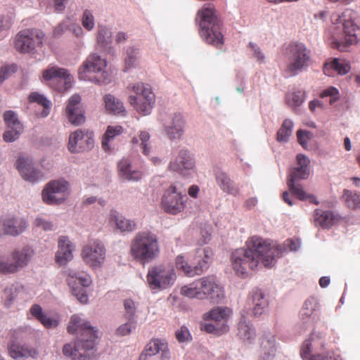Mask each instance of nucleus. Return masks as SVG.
Wrapping results in <instances>:
<instances>
[{
    "label": "nucleus",
    "mask_w": 360,
    "mask_h": 360,
    "mask_svg": "<svg viewBox=\"0 0 360 360\" xmlns=\"http://www.w3.org/2000/svg\"><path fill=\"white\" fill-rule=\"evenodd\" d=\"M321 98L330 97L329 103L333 105L339 98L338 90L333 86L324 89L320 94Z\"/></svg>",
    "instance_id": "864d4df0"
},
{
    "label": "nucleus",
    "mask_w": 360,
    "mask_h": 360,
    "mask_svg": "<svg viewBox=\"0 0 360 360\" xmlns=\"http://www.w3.org/2000/svg\"><path fill=\"white\" fill-rule=\"evenodd\" d=\"M123 129L121 126H108L106 131L105 132L102 139V148L105 150L110 149L109 142L115 136L121 134Z\"/></svg>",
    "instance_id": "37998d69"
},
{
    "label": "nucleus",
    "mask_w": 360,
    "mask_h": 360,
    "mask_svg": "<svg viewBox=\"0 0 360 360\" xmlns=\"http://www.w3.org/2000/svg\"><path fill=\"white\" fill-rule=\"evenodd\" d=\"M297 167L290 170L287 179V185L292 194L295 193L297 189L302 188L297 182L302 179H307L309 176V159L302 154H299L297 155Z\"/></svg>",
    "instance_id": "4468645a"
},
{
    "label": "nucleus",
    "mask_w": 360,
    "mask_h": 360,
    "mask_svg": "<svg viewBox=\"0 0 360 360\" xmlns=\"http://www.w3.org/2000/svg\"><path fill=\"white\" fill-rule=\"evenodd\" d=\"M288 51L290 62L286 72L290 76H294L308 66L310 61V51L303 44L294 43L289 45Z\"/></svg>",
    "instance_id": "1a4fd4ad"
},
{
    "label": "nucleus",
    "mask_w": 360,
    "mask_h": 360,
    "mask_svg": "<svg viewBox=\"0 0 360 360\" xmlns=\"http://www.w3.org/2000/svg\"><path fill=\"white\" fill-rule=\"evenodd\" d=\"M138 53V50L134 48L131 47L127 49V57L124 59L125 70H127L134 66Z\"/></svg>",
    "instance_id": "5fc2aeb1"
},
{
    "label": "nucleus",
    "mask_w": 360,
    "mask_h": 360,
    "mask_svg": "<svg viewBox=\"0 0 360 360\" xmlns=\"http://www.w3.org/2000/svg\"><path fill=\"white\" fill-rule=\"evenodd\" d=\"M318 307L317 300L314 297L307 299L302 309V316L304 317H309Z\"/></svg>",
    "instance_id": "8fccbe9b"
},
{
    "label": "nucleus",
    "mask_w": 360,
    "mask_h": 360,
    "mask_svg": "<svg viewBox=\"0 0 360 360\" xmlns=\"http://www.w3.org/2000/svg\"><path fill=\"white\" fill-rule=\"evenodd\" d=\"M323 346L324 341L323 338L319 335L312 333L310 339L304 342L300 354L304 360H328L331 358L328 352L311 354L312 349L318 347L322 348Z\"/></svg>",
    "instance_id": "dca6fc26"
},
{
    "label": "nucleus",
    "mask_w": 360,
    "mask_h": 360,
    "mask_svg": "<svg viewBox=\"0 0 360 360\" xmlns=\"http://www.w3.org/2000/svg\"><path fill=\"white\" fill-rule=\"evenodd\" d=\"M185 122L181 114H175L171 122L165 127V131L171 140L179 139L184 132Z\"/></svg>",
    "instance_id": "c85d7f7f"
},
{
    "label": "nucleus",
    "mask_w": 360,
    "mask_h": 360,
    "mask_svg": "<svg viewBox=\"0 0 360 360\" xmlns=\"http://www.w3.org/2000/svg\"><path fill=\"white\" fill-rule=\"evenodd\" d=\"M106 65L105 59L96 53L91 54L79 68V78L98 84H107L109 82V79L105 76L108 74L104 70Z\"/></svg>",
    "instance_id": "423d86ee"
},
{
    "label": "nucleus",
    "mask_w": 360,
    "mask_h": 360,
    "mask_svg": "<svg viewBox=\"0 0 360 360\" xmlns=\"http://www.w3.org/2000/svg\"><path fill=\"white\" fill-rule=\"evenodd\" d=\"M245 245V248L236 249L231 255L232 268L242 278L248 277L250 271L257 269L260 264L264 267H272L276 257L281 252L280 247L257 236L249 238Z\"/></svg>",
    "instance_id": "f257e3e1"
},
{
    "label": "nucleus",
    "mask_w": 360,
    "mask_h": 360,
    "mask_svg": "<svg viewBox=\"0 0 360 360\" xmlns=\"http://www.w3.org/2000/svg\"><path fill=\"white\" fill-rule=\"evenodd\" d=\"M17 295L18 290L16 287L12 285L11 287L6 288L4 292L5 306L9 307L15 298L17 297Z\"/></svg>",
    "instance_id": "3c124183"
},
{
    "label": "nucleus",
    "mask_w": 360,
    "mask_h": 360,
    "mask_svg": "<svg viewBox=\"0 0 360 360\" xmlns=\"http://www.w3.org/2000/svg\"><path fill=\"white\" fill-rule=\"evenodd\" d=\"M8 352L10 356L13 359L28 357L34 358L37 355V351L34 348L14 343L9 345Z\"/></svg>",
    "instance_id": "72a5a7b5"
},
{
    "label": "nucleus",
    "mask_w": 360,
    "mask_h": 360,
    "mask_svg": "<svg viewBox=\"0 0 360 360\" xmlns=\"http://www.w3.org/2000/svg\"><path fill=\"white\" fill-rule=\"evenodd\" d=\"M331 20L333 24H341L343 29V39L335 41L338 50L345 51L349 46L356 44L360 41L359 14L356 11L347 8L341 14H333Z\"/></svg>",
    "instance_id": "20e7f679"
},
{
    "label": "nucleus",
    "mask_w": 360,
    "mask_h": 360,
    "mask_svg": "<svg viewBox=\"0 0 360 360\" xmlns=\"http://www.w3.org/2000/svg\"><path fill=\"white\" fill-rule=\"evenodd\" d=\"M150 134L146 131H141L137 137H134L132 139L133 144L139 145L142 150V153L148 155L150 148Z\"/></svg>",
    "instance_id": "79ce46f5"
},
{
    "label": "nucleus",
    "mask_w": 360,
    "mask_h": 360,
    "mask_svg": "<svg viewBox=\"0 0 360 360\" xmlns=\"http://www.w3.org/2000/svg\"><path fill=\"white\" fill-rule=\"evenodd\" d=\"M180 292L182 295L189 298H197L199 300H201V295H203L200 292L199 279L189 285L181 287Z\"/></svg>",
    "instance_id": "c03bdc74"
},
{
    "label": "nucleus",
    "mask_w": 360,
    "mask_h": 360,
    "mask_svg": "<svg viewBox=\"0 0 360 360\" xmlns=\"http://www.w3.org/2000/svg\"><path fill=\"white\" fill-rule=\"evenodd\" d=\"M123 304L125 310V318L127 320L134 319V316L136 311L134 302L131 299H127L124 301Z\"/></svg>",
    "instance_id": "603ef678"
},
{
    "label": "nucleus",
    "mask_w": 360,
    "mask_h": 360,
    "mask_svg": "<svg viewBox=\"0 0 360 360\" xmlns=\"http://www.w3.org/2000/svg\"><path fill=\"white\" fill-rule=\"evenodd\" d=\"M108 221L110 223H114L117 229L122 232H130L136 229V223L134 221L126 219L115 210H111Z\"/></svg>",
    "instance_id": "7c9ffc66"
},
{
    "label": "nucleus",
    "mask_w": 360,
    "mask_h": 360,
    "mask_svg": "<svg viewBox=\"0 0 360 360\" xmlns=\"http://www.w3.org/2000/svg\"><path fill=\"white\" fill-rule=\"evenodd\" d=\"M351 69L348 62L334 58L330 62H326L323 65V72L329 77L333 76L335 72L339 75H346Z\"/></svg>",
    "instance_id": "cd10ccee"
},
{
    "label": "nucleus",
    "mask_w": 360,
    "mask_h": 360,
    "mask_svg": "<svg viewBox=\"0 0 360 360\" xmlns=\"http://www.w3.org/2000/svg\"><path fill=\"white\" fill-rule=\"evenodd\" d=\"M297 138L299 143L304 148H307L308 141L312 138V134L307 130L300 129L297 131Z\"/></svg>",
    "instance_id": "e2e57ef3"
},
{
    "label": "nucleus",
    "mask_w": 360,
    "mask_h": 360,
    "mask_svg": "<svg viewBox=\"0 0 360 360\" xmlns=\"http://www.w3.org/2000/svg\"><path fill=\"white\" fill-rule=\"evenodd\" d=\"M42 78L51 82L53 88L58 92L67 91L71 86L72 77L68 70L58 66L49 67L42 72Z\"/></svg>",
    "instance_id": "ddd939ff"
},
{
    "label": "nucleus",
    "mask_w": 360,
    "mask_h": 360,
    "mask_svg": "<svg viewBox=\"0 0 360 360\" xmlns=\"http://www.w3.org/2000/svg\"><path fill=\"white\" fill-rule=\"evenodd\" d=\"M217 183L224 192L236 195L239 190L225 173H219L216 176Z\"/></svg>",
    "instance_id": "4c0bfd02"
},
{
    "label": "nucleus",
    "mask_w": 360,
    "mask_h": 360,
    "mask_svg": "<svg viewBox=\"0 0 360 360\" xmlns=\"http://www.w3.org/2000/svg\"><path fill=\"white\" fill-rule=\"evenodd\" d=\"M174 269L168 265L155 264L148 268L146 282L152 290H162L170 288L176 281Z\"/></svg>",
    "instance_id": "6e6552de"
},
{
    "label": "nucleus",
    "mask_w": 360,
    "mask_h": 360,
    "mask_svg": "<svg viewBox=\"0 0 360 360\" xmlns=\"http://www.w3.org/2000/svg\"><path fill=\"white\" fill-rule=\"evenodd\" d=\"M138 53V50L134 48L131 47L127 49V57L124 59L125 70H127L134 66Z\"/></svg>",
    "instance_id": "6e6d98bb"
},
{
    "label": "nucleus",
    "mask_w": 360,
    "mask_h": 360,
    "mask_svg": "<svg viewBox=\"0 0 360 360\" xmlns=\"http://www.w3.org/2000/svg\"><path fill=\"white\" fill-rule=\"evenodd\" d=\"M4 117L8 129L4 132L3 139L6 142L13 141L22 133V126L15 113L11 110L6 111L4 113Z\"/></svg>",
    "instance_id": "412c9836"
},
{
    "label": "nucleus",
    "mask_w": 360,
    "mask_h": 360,
    "mask_svg": "<svg viewBox=\"0 0 360 360\" xmlns=\"http://www.w3.org/2000/svg\"><path fill=\"white\" fill-rule=\"evenodd\" d=\"M81 256L89 266L94 268L99 267L105 261V248L101 241L91 240L82 248Z\"/></svg>",
    "instance_id": "2eb2a0df"
},
{
    "label": "nucleus",
    "mask_w": 360,
    "mask_h": 360,
    "mask_svg": "<svg viewBox=\"0 0 360 360\" xmlns=\"http://www.w3.org/2000/svg\"><path fill=\"white\" fill-rule=\"evenodd\" d=\"M44 37V33L37 30H21L15 37L14 47L20 53H30L42 44Z\"/></svg>",
    "instance_id": "9d476101"
},
{
    "label": "nucleus",
    "mask_w": 360,
    "mask_h": 360,
    "mask_svg": "<svg viewBox=\"0 0 360 360\" xmlns=\"http://www.w3.org/2000/svg\"><path fill=\"white\" fill-rule=\"evenodd\" d=\"M72 245L66 236H60L58 240V250L56 255V261L60 265H64L70 261L72 256Z\"/></svg>",
    "instance_id": "b1692460"
},
{
    "label": "nucleus",
    "mask_w": 360,
    "mask_h": 360,
    "mask_svg": "<svg viewBox=\"0 0 360 360\" xmlns=\"http://www.w3.org/2000/svg\"><path fill=\"white\" fill-rule=\"evenodd\" d=\"M293 195L297 197L299 200L304 201V200H309L310 203L314 204V205H319V201L317 200L316 196L313 194H308L307 193L303 188L302 189H297L295 193H292Z\"/></svg>",
    "instance_id": "13d9d810"
},
{
    "label": "nucleus",
    "mask_w": 360,
    "mask_h": 360,
    "mask_svg": "<svg viewBox=\"0 0 360 360\" xmlns=\"http://www.w3.org/2000/svg\"><path fill=\"white\" fill-rule=\"evenodd\" d=\"M214 257V251L210 247L198 249L195 253L197 264L195 266L197 275H200L205 269H207L212 262Z\"/></svg>",
    "instance_id": "a878e982"
},
{
    "label": "nucleus",
    "mask_w": 360,
    "mask_h": 360,
    "mask_svg": "<svg viewBox=\"0 0 360 360\" xmlns=\"http://www.w3.org/2000/svg\"><path fill=\"white\" fill-rule=\"evenodd\" d=\"M27 226L26 221L22 218L8 217L1 219H0V236H18L26 229Z\"/></svg>",
    "instance_id": "6ab92c4d"
},
{
    "label": "nucleus",
    "mask_w": 360,
    "mask_h": 360,
    "mask_svg": "<svg viewBox=\"0 0 360 360\" xmlns=\"http://www.w3.org/2000/svg\"><path fill=\"white\" fill-rule=\"evenodd\" d=\"M289 100L291 101L292 105L300 106L304 100V92L302 91L294 92L290 96Z\"/></svg>",
    "instance_id": "338daca9"
},
{
    "label": "nucleus",
    "mask_w": 360,
    "mask_h": 360,
    "mask_svg": "<svg viewBox=\"0 0 360 360\" xmlns=\"http://www.w3.org/2000/svg\"><path fill=\"white\" fill-rule=\"evenodd\" d=\"M68 332L77 335L74 347L66 344L63 348V354L72 360H86L94 354L97 331L90 323L78 315L72 316L68 326Z\"/></svg>",
    "instance_id": "f03ea898"
},
{
    "label": "nucleus",
    "mask_w": 360,
    "mask_h": 360,
    "mask_svg": "<svg viewBox=\"0 0 360 360\" xmlns=\"http://www.w3.org/2000/svg\"><path fill=\"white\" fill-rule=\"evenodd\" d=\"M111 32L107 28H101L97 34V41L102 46H105L110 42Z\"/></svg>",
    "instance_id": "052dcab7"
},
{
    "label": "nucleus",
    "mask_w": 360,
    "mask_h": 360,
    "mask_svg": "<svg viewBox=\"0 0 360 360\" xmlns=\"http://www.w3.org/2000/svg\"><path fill=\"white\" fill-rule=\"evenodd\" d=\"M103 101L105 110L109 114L120 115L125 112L122 102L111 94L105 95Z\"/></svg>",
    "instance_id": "c9c22d12"
},
{
    "label": "nucleus",
    "mask_w": 360,
    "mask_h": 360,
    "mask_svg": "<svg viewBox=\"0 0 360 360\" xmlns=\"http://www.w3.org/2000/svg\"><path fill=\"white\" fill-rule=\"evenodd\" d=\"M200 329L202 330L206 331L208 333H213L219 335L224 333H226L229 330V327L227 324H217L212 321L211 323H201Z\"/></svg>",
    "instance_id": "de8ad7c7"
},
{
    "label": "nucleus",
    "mask_w": 360,
    "mask_h": 360,
    "mask_svg": "<svg viewBox=\"0 0 360 360\" xmlns=\"http://www.w3.org/2000/svg\"><path fill=\"white\" fill-rule=\"evenodd\" d=\"M81 97L78 94L72 96L65 108V116L73 125L79 126L85 122L84 111L80 105Z\"/></svg>",
    "instance_id": "a211bd4d"
},
{
    "label": "nucleus",
    "mask_w": 360,
    "mask_h": 360,
    "mask_svg": "<svg viewBox=\"0 0 360 360\" xmlns=\"http://www.w3.org/2000/svg\"><path fill=\"white\" fill-rule=\"evenodd\" d=\"M135 319L128 320V321L121 326L117 329V333L120 335L124 336L129 335L133 329L136 327Z\"/></svg>",
    "instance_id": "4d7b16f0"
},
{
    "label": "nucleus",
    "mask_w": 360,
    "mask_h": 360,
    "mask_svg": "<svg viewBox=\"0 0 360 360\" xmlns=\"http://www.w3.org/2000/svg\"><path fill=\"white\" fill-rule=\"evenodd\" d=\"M248 301L249 304H252V313L254 316H259L263 314L264 309L268 306V301L265 297L264 294L260 290H255L252 291V294L249 296Z\"/></svg>",
    "instance_id": "c756f323"
},
{
    "label": "nucleus",
    "mask_w": 360,
    "mask_h": 360,
    "mask_svg": "<svg viewBox=\"0 0 360 360\" xmlns=\"http://www.w3.org/2000/svg\"><path fill=\"white\" fill-rule=\"evenodd\" d=\"M314 223L323 229H329L341 219L340 216L330 211H323L320 209L314 210Z\"/></svg>",
    "instance_id": "393cba45"
},
{
    "label": "nucleus",
    "mask_w": 360,
    "mask_h": 360,
    "mask_svg": "<svg viewBox=\"0 0 360 360\" xmlns=\"http://www.w3.org/2000/svg\"><path fill=\"white\" fill-rule=\"evenodd\" d=\"M178 184L171 185L165 192L162 199V207L167 213L176 214L186 207L188 198L181 194Z\"/></svg>",
    "instance_id": "f8f14e48"
},
{
    "label": "nucleus",
    "mask_w": 360,
    "mask_h": 360,
    "mask_svg": "<svg viewBox=\"0 0 360 360\" xmlns=\"http://www.w3.org/2000/svg\"><path fill=\"white\" fill-rule=\"evenodd\" d=\"M71 288L72 295L75 296L82 304L87 303L89 300L88 295L83 288H79L78 286H74L73 285Z\"/></svg>",
    "instance_id": "0e129e2a"
},
{
    "label": "nucleus",
    "mask_w": 360,
    "mask_h": 360,
    "mask_svg": "<svg viewBox=\"0 0 360 360\" xmlns=\"http://www.w3.org/2000/svg\"><path fill=\"white\" fill-rule=\"evenodd\" d=\"M84 134L82 130H77L69 137L68 149L71 153H79L86 149L83 144Z\"/></svg>",
    "instance_id": "e433bc0d"
},
{
    "label": "nucleus",
    "mask_w": 360,
    "mask_h": 360,
    "mask_svg": "<svg viewBox=\"0 0 360 360\" xmlns=\"http://www.w3.org/2000/svg\"><path fill=\"white\" fill-rule=\"evenodd\" d=\"M194 166L195 162L190 152L182 149L179 151L175 160L170 162L169 169L186 175V172L193 169Z\"/></svg>",
    "instance_id": "4be33fe9"
},
{
    "label": "nucleus",
    "mask_w": 360,
    "mask_h": 360,
    "mask_svg": "<svg viewBox=\"0 0 360 360\" xmlns=\"http://www.w3.org/2000/svg\"><path fill=\"white\" fill-rule=\"evenodd\" d=\"M238 335L243 342H250L255 337V331L249 323L240 321L238 323Z\"/></svg>",
    "instance_id": "ea45409f"
},
{
    "label": "nucleus",
    "mask_w": 360,
    "mask_h": 360,
    "mask_svg": "<svg viewBox=\"0 0 360 360\" xmlns=\"http://www.w3.org/2000/svg\"><path fill=\"white\" fill-rule=\"evenodd\" d=\"M231 313L229 307H215L203 314L205 321H210L217 324H226L227 320Z\"/></svg>",
    "instance_id": "2f4dec72"
},
{
    "label": "nucleus",
    "mask_w": 360,
    "mask_h": 360,
    "mask_svg": "<svg viewBox=\"0 0 360 360\" xmlns=\"http://www.w3.org/2000/svg\"><path fill=\"white\" fill-rule=\"evenodd\" d=\"M30 314L33 317L37 319L45 328H51L58 326L56 320L46 316L42 311V308L39 304H33L30 309Z\"/></svg>",
    "instance_id": "f704fd0d"
},
{
    "label": "nucleus",
    "mask_w": 360,
    "mask_h": 360,
    "mask_svg": "<svg viewBox=\"0 0 360 360\" xmlns=\"http://www.w3.org/2000/svg\"><path fill=\"white\" fill-rule=\"evenodd\" d=\"M119 175L127 181H138L141 179L142 173L139 170H132L128 159H122L118 163Z\"/></svg>",
    "instance_id": "473e14b6"
},
{
    "label": "nucleus",
    "mask_w": 360,
    "mask_h": 360,
    "mask_svg": "<svg viewBox=\"0 0 360 360\" xmlns=\"http://www.w3.org/2000/svg\"><path fill=\"white\" fill-rule=\"evenodd\" d=\"M82 24L87 30H91L94 27V18L89 10H85L82 18Z\"/></svg>",
    "instance_id": "bf43d9fd"
},
{
    "label": "nucleus",
    "mask_w": 360,
    "mask_h": 360,
    "mask_svg": "<svg viewBox=\"0 0 360 360\" xmlns=\"http://www.w3.org/2000/svg\"><path fill=\"white\" fill-rule=\"evenodd\" d=\"M342 199L345 205L353 210L360 209V193L344 189Z\"/></svg>",
    "instance_id": "58836bf2"
},
{
    "label": "nucleus",
    "mask_w": 360,
    "mask_h": 360,
    "mask_svg": "<svg viewBox=\"0 0 360 360\" xmlns=\"http://www.w3.org/2000/svg\"><path fill=\"white\" fill-rule=\"evenodd\" d=\"M162 352L161 356L162 359H169V351L167 345L163 341L155 339L152 340L146 347L144 351L140 356V359L145 358L148 356H151L157 354L159 352Z\"/></svg>",
    "instance_id": "bb28decb"
},
{
    "label": "nucleus",
    "mask_w": 360,
    "mask_h": 360,
    "mask_svg": "<svg viewBox=\"0 0 360 360\" xmlns=\"http://www.w3.org/2000/svg\"><path fill=\"white\" fill-rule=\"evenodd\" d=\"M34 255V250L28 245L15 248L10 254L17 272L26 266Z\"/></svg>",
    "instance_id": "5701e85b"
},
{
    "label": "nucleus",
    "mask_w": 360,
    "mask_h": 360,
    "mask_svg": "<svg viewBox=\"0 0 360 360\" xmlns=\"http://www.w3.org/2000/svg\"><path fill=\"white\" fill-rule=\"evenodd\" d=\"M16 272L17 271L12 262H8L3 259H0V274H12Z\"/></svg>",
    "instance_id": "69168bd1"
},
{
    "label": "nucleus",
    "mask_w": 360,
    "mask_h": 360,
    "mask_svg": "<svg viewBox=\"0 0 360 360\" xmlns=\"http://www.w3.org/2000/svg\"><path fill=\"white\" fill-rule=\"evenodd\" d=\"M293 123L290 120L286 119L283 121L276 135L278 142H287L292 131Z\"/></svg>",
    "instance_id": "49530a36"
},
{
    "label": "nucleus",
    "mask_w": 360,
    "mask_h": 360,
    "mask_svg": "<svg viewBox=\"0 0 360 360\" xmlns=\"http://www.w3.org/2000/svg\"><path fill=\"white\" fill-rule=\"evenodd\" d=\"M17 71V65L15 64L6 65L0 69V80L2 82Z\"/></svg>",
    "instance_id": "680f3d73"
},
{
    "label": "nucleus",
    "mask_w": 360,
    "mask_h": 360,
    "mask_svg": "<svg viewBox=\"0 0 360 360\" xmlns=\"http://www.w3.org/2000/svg\"><path fill=\"white\" fill-rule=\"evenodd\" d=\"M200 292L203 294L201 300L210 298L215 301L221 300L224 297L222 288L217 283L213 276L202 277L199 279Z\"/></svg>",
    "instance_id": "f3484780"
},
{
    "label": "nucleus",
    "mask_w": 360,
    "mask_h": 360,
    "mask_svg": "<svg viewBox=\"0 0 360 360\" xmlns=\"http://www.w3.org/2000/svg\"><path fill=\"white\" fill-rule=\"evenodd\" d=\"M70 195L69 184L64 179L49 182L42 191V199L49 205H60Z\"/></svg>",
    "instance_id": "9b49d317"
},
{
    "label": "nucleus",
    "mask_w": 360,
    "mask_h": 360,
    "mask_svg": "<svg viewBox=\"0 0 360 360\" xmlns=\"http://www.w3.org/2000/svg\"><path fill=\"white\" fill-rule=\"evenodd\" d=\"M129 252L134 260L142 264L155 259L160 254L156 235L149 231L139 232L131 240Z\"/></svg>",
    "instance_id": "39448f33"
},
{
    "label": "nucleus",
    "mask_w": 360,
    "mask_h": 360,
    "mask_svg": "<svg viewBox=\"0 0 360 360\" xmlns=\"http://www.w3.org/2000/svg\"><path fill=\"white\" fill-rule=\"evenodd\" d=\"M176 267L183 271L188 276H194L197 275L195 267L190 266L184 259V256L178 255L175 260Z\"/></svg>",
    "instance_id": "09e8293b"
},
{
    "label": "nucleus",
    "mask_w": 360,
    "mask_h": 360,
    "mask_svg": "<svg viewBox=\"0 0 360 360\" xmlns=\"http://www.w3.org/2000/svg\"><path fill=\"white\" fill-rule=\"evenodd\" d=\"M29 101L32 103H37L39 105L43 106L44 109L41 113L42 117H46L49 114L51 102L43 95L33 92L29 96Z\"/></svg>",
    "instance_id": "a18cd8bd"
},
{
    "label": "nucleus",
    "mask_w": 360,
    "mask_h": 360,
    "mask_svg": "<svg viewBox=\"0 0 360 360\" xmlns=\"http://www.w3.org/2000/svg\"><path fill=\"white\" fill-rule=\"evenodd\" d=\"M211 240V228L207 227L200 230V238L198 239V244L204 245L207 244Z\"/></svg>",
    "instance_id": "774afa93"
},
{
    "label": "nucleus",
    "mask_w": 360,
    "mask_h": 360,
    "mask_svg": "<svg viewBox=\"0 0 360 360\" xmlns=\"http://www.w3.org/2000/svg\"><path fill=\"white\" fill-rule=\"evenodd\" d=\"M128 89L134 92L129 96V102L142 115H149L155 103V94L148 84L137 83Z\"/></svg>",
    "instance_id": "0eeeda50"
},
{
    "label": "nucleus",
    "mask_w": 360,
    "mask_h": 360,
    "mask_svg": "<svg viewBox=\"0 0 360 360\" xmlns=\"http://www.w3.org/2000/svg\"><path fill=\"white\" fill-rule=\"evenodd\" d=\"M67 282L70 287L72 285L75 286L77 284L81 285L80 288L88 287L91 283V277L84 274H69L67 278Z\"/></svg>",
    "instance_id": "a19ab883"
},
{
    "label": "nucleus",
    "mask_w": 360,
    "mask_h": 360,
    "mask_svg": "<svg viewBox=\"0 0 360 360\" xmlns=\"http://www.w3.org/2000/svg\"><path fill=\"white\" fill-rule=\"evenodd\" d=\"M196 21L199 24V34L204 41L221 49L224 44V38L214 6L210 3L204 4L198 11Z\"/></svg>",
    "instance_id": "7ed1b4c3"
},
{
    "label": "nucleus",
    "mask_w": 360,
    "mask_h": 360,
    "mask_svg": "<svg viewBox=\"0 0 360 360\" xmlns=\"http://www.w3.org/2000/svg\"><path fill=\"white\" fill-rule=\"evenodd\" d=\"M15 165L22 177L26 181L34 182L43 177L42 173L33 167L32 160L28 157L18 158Z\"/></svg>",
    "instance_id": "aec40b11"
}]
</instances>
